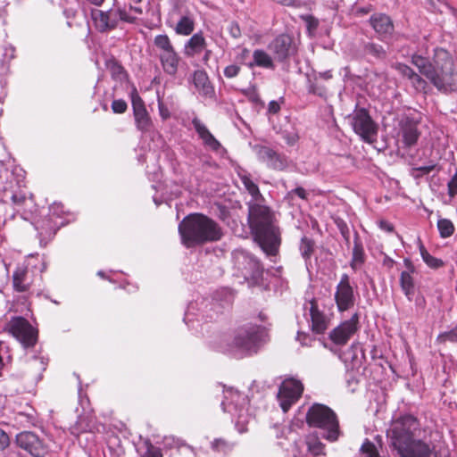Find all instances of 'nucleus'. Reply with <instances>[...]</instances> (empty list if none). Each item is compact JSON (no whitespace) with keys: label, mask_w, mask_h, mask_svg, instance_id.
<instances>
[{"label":"nucleus","mask_w":457,"mask_h":457,"mask_svg":"<svg viewBox=\"0 0 457 457\" xmlns=\"http://www.w3.org/2000/svg\"><path fill=\"white\" fill-rule=\"evenodd\" d=\"M267 334L258 325H245L237 329L228 351L237 358L257 353L266 342Z\"/></svg>","instance_id":"nucleus-4"},{"label":"nucleus","mask_w":457,"mask_h":457,"mask_svg":"<svg viewBox=\"0 0 457 457\" xmlns=\"http://www.w3.org/2000/svg\"><path fill=\"white\" fill-rule=\"evenodd\" d=\"M306 306L310 315L311 329L316 334H323L329 326L330 318L319 309L315 300L309 302Z\"/></svg>","instance_id":"nucleus-17"},{"label":"nucleus","mask_w":457,"mask_h":457,"mask_svg":"<svg viewBox=\"0 0 457 457\" xmlns=\"http://www.w3.org/2000/svg\"><path fill=\"white\" fill-rule=\"evenodd\" d=\"M112 110L115 113H123L127 110V104L122 99H117L112 103Z\"/></svg>","instance_id":"nucleus-45"},{"label":"nucleus","mask_w":457,"mask_h":457,"mask_svg":"<svg viewBox=\"0 0 457 457\" xmlns=\"http://www.w3.org/2000/svg\"><path fill=\"white\" fill-rule=\"evenodd\" d=\"M31 279L29 278V270L25 267H17L12 275L13 287L18 292H26L29 289Z\"/></svg>","instance_id":"nucleus-27"},{"label":"nucleus","mask_w":457,"mask_h":457,"mask_svg":"<svg viewBox=\"0 0 457 457\" xmlns=\"http://www.w3.org/2000/svg\"><path fill=\"white\" fill-rule=\"evenodd\" d=\"M361 451L366 455V457H378V453L375 445L369 440H366L362 444Z\"/></svg>","instance_id":"nucleus-42"},{"label":"nucleus","mask_w":457,"mask_h":457,"mask_svg":"<svg viewBox=\"0 0 457 457\" xmlns=\"http://www.w3.org/2000/svg\"><path fill=\"white\" fill-rule=\"evenodd\" d=\"M194 29L195 20L193 14L189 11H185L174 28V30L178 35L189 36Z\"/></svg>","instance_id":"nucleus-29"},{"label":"nucleus","mask_w":457,"mask_h":457,"mask_svg":"<svg viewBox=\"0 0 457 457\" xmlns=\"http://www.w3.org/2000/svg\"><path fill=\"white\" fill-rule=\"evenodd\" d=\"M108 67L111 70L112 73L115 76H120L123 73V68L115 62H110L108 64Z\"/></svg>","instance_id":"nucleus-54"},{"label":"nucleus","mask_w":457,"mask_h":457,"mask_svg":"<svg viewBox=\"0 0 457 457\" xmlns=\"http://www.w3.org/2000/svg\"><path fill=\"white\" fill-rule=\"evenodd\" d=\"M92 15L95 25L100 31H105L114 28L115 24L110 21V18L107 12L96 11Z\"/></svg>","instance_id":"nucleus-32"},{"label":"nucleus","mask_w":457,"mask_h":457,"mask_svg":"<svg viewBox=\"0 0 457 457\" xmlns=\"http://www.w3.org/2000/svg\"><path fill=\"white\" fill-rule=\"evenodd\" d=\"M10 445V439L8 435L2 429H0V450L6 449Z\"/></svg>","instance_id":"nucleus-53"},{"label":"nucleus","mask_w":457,"mask_h":457,"mask_svg":"<svg viewBox=\"0 0 457 457\" xmlns=\"http://www.w3.org/2000/svg\"><path fill=\"white\" fill-rule=\"evenodd\" d=\"M179 232L182 244L188 248L220 240L222 236L221 229L215 221L199 213L186 217L179 225Z\"/></svg>","instance_id":"nucleus-2"},{"label":"nucleus","mask_w":457,"mask_h":457,"mask_svg":"<svg viewBox=\"0 0 457 457\" xmlns=\"http://www.w3.org/2000/svg\"><path fill=\"white\" fill-rule=\"evenodd\" d=\"M303 390V386L299 380L289 378L283 381L278 393V399L285 412L299 399Z\"/></svg>","instance_id":"nucleus-10"},{"label":"nucleus","mask_w":457,"mask_h":457,"mask_svg":"<svg viewBox=\"0 0 457 457\" xmlns=\"http://www.w3.org/2000/svg\"><path fill=\"white\" fill-rule=\"evenodd\" d=\"M192 123L205 146L213 151H218L220 148V143L212 136L206 126L199 119L194 118Z\"/></svg>","instance_id":"nucleus-22"},{"label":"nucleus","mask_w":457,"mask_h":457,"mask_svg":"<svg viewBox=\"0 0 457 457\" xmlns=\"http://www.w3.org/2000/svg\"><path fill=\"white\" fill-rule=\"evenodd\" d=\"M420 255L424 261V262L432 269H438L444 265V262L442 260L437 259L434 256H432L425 248V246L422 245L421 242H420Z\"/></svg>","instance_id":"nucleus-34"},{"label":"nucleus","mask_w":457,"mask_h":457,"mask_svg":"<svg viewBox=\"0 0 457 457\" xmlns=\"http://www.w3.org/2000/svg\"><path fill=\"white\" fill-rule=\"evenodd\" d=\"M309 92L321 96L322 93L313 84L310 86Z\"/></svg>","instance_id":"nucleus-64"},{"label":"nucleus","mask_w":457,"mask_h":457,"mask_svg":"<svg viewBox=\"0 0 457 457\" xmlns=\"http://www.w3.org/2000/svg\"><path fill=\"white\" fill-rule=\"evenodd\" d=\"M12 200L15 205H21L27 201V199L24 195H13L12 197Z\"/></svg>","instance_id":"nucleus-58"},{"label":"nucleus","mask_w":457,"mask_h":457,"mask_svg":"<svg viewBox=\"0 0 457 457\" xmlns=\"http://www.w3.org/2000/svg\"><path fill=\"white\" fill-rule=\"evenodd\" d=\"M306 421L310 427L322 431V436L335 442L340 436L339 423L336 413L328 406L315 403L307 411Z\"/></svg>","instance_id":"nucleus-5"},{"label":"nucleus","mask_w":457,"mask_h":457,"mask_svg":"<svg viewBox=\"0 0 457 457\" xmlns=\"http://www.w3.org/2000/svg\"><path fill=\"white\" fill-rule=\"evenodd\" d=\"M290 194H295L302 199H306L307 197V193L305 189L303 187H296L294 190H292Z\"/></svg>","instance_id":"nucleus-57"},{"label":"nucleus","mask_w":457,"mask_h":457,"mask_svg":"<svg viewBox=\"0 0 457 457\" xmlns=\"http://www.w3.org/2000/svg\"><path fill=\"white\" fill-rule=\"evenodd\" d=\"M269 48L276 59L283 61L292 52V39L287 35H280L270 44Z\"/></svg>","instance_id":"nucleus-20"},{"label":"nucleus","mask_w":457,"mask_h":457,"mask_svg":"<svg viewBox=\"0 0 457 457\" xmlns=\"http://www.w3.org/2000/svg\"><path fill=\"white\" fill-rule=\"evenodd\" d=\"M206 46V41L201 32L194 34L185 45L184 53L187 56H194L201 53Z\"/></svg>","instance_id":"nucleus-28"},{"label":"nucleus","mask_w":457,"mask_h":457,"mask_svg":"<svg viewBox=\"0 0 457 457\" xmlns=\"http://www.w3.org/2000/svg\"><path fill=\"white\" fill-rule=\"evenodd\" d=\"M4 330L11 334L25 347L33 346L37 342V331L23 317H12L4 325Z\"/></svg>","instance_id":"nucleus-8"},{"label":"nucleus","mask_w":457,"mask_h":457,"mask_svg":"<svg viewBox=\"0 0 457 457\" xmlns=\"http://www.w3.org/2000/svg\"><path fill=\"white\" fill-rule=\"evenodd\" d=\"M78 424H79V432H84V431H87V430H89V429H90V428H89V426H88V425H85V426H83V425H82V419H81V418H80V419H79V420L78 421Z\"/></svg>","instance_id":"nucleus-62"},{"label":"nucleus","mask_w":457,"mask_h":457,"mask_svg":"<svg viewBox=\"0 0 457 457\" xmlns=\"http://www.w3.org/2000/svg\"><path fill=\"white\" fill-rule=\"evenodd\" d=\"M395 69L401 75L407 78L411 81L412 87L417 91L421 92L426 90L428 87L427 81L423 79L419 74H417L411 68L403 63H397L395 65Z\"/></svg>","instance_id":"nucleus-25"},{"label":"nucleus","mask_w":457,"mask_h":457,"mask_svg":"<svg viewBox=\"0 0 457 457\" xmlns=\"http://www.w3.org/2000/svg\"><path fill=\"white\" fill-rule=\"evenodd\" d=\"M250 68L258 66L265 69H273L274 64L272 58L265 51L262 49L254 50L253 53V62L247 63Z\"/></svg>","instance_id":"nucleus-30"},{"label":"nucleus","mask_w":457,"mask_h":457,"mask_svg":"<svg viewBox=\"0 0 457 457\" xmlns=\"http://www.w3.org/2000/svg\"><path fill=\"white\" fill-rule=\"evenodd\" d=\"M37 229L39 230L40 237H52L55 234V229L51 227L49 228H46L44 223L37 226Z\"/></svg>","instance_id":"nucleus-51"},{"label":"nucleus","mask_w":457,"mask_h":457,"mask_svg":"<svg viewBox=\"0 0 457 457\" xmlns=\"http://www.w3.org/2000/svg\"><path fill=\"white\" fill-rule=\"evenodd\" d=\"M335 301L339 312L351 309L355 303V295L347 274H343L335 292Z\"/></svg>","instance_id":"nucleus-12"},{"label":"nucleus","mask_w":457,"mask_h":457,"mask_svg":"<svg viewBox=\"0 0 457 457\" xmlns=\"http://www.w3.org/2000/svg\"><path fill=\"white\" fill-rule=\"evenodd\" d=\"M325 454V445L315 434H310L305 437L301 445H297L295 457H316Z\"/></svg>","instance_id":"nucleus-16"},{"label":"nucleus","mask_w":457,"mask_h":457,"mask_svg":"<svg viewBox=\"0 0 457 457\" xmlns=\"http://www.w3.org/2000/svg\"><path fill=\"white\" fill-rule=\"evenodd\" d=\"M140 457H162V453L159 448L149 445Z\"/></svg>","instance_id":"nucleus-48"},{"label":"nucleus","mask_w":457,"mask_h":457,"mask_svg":"<svg viewBox=\"0 0 457 457\" xmlns=\"http://www.w3.org/2000/svg\"><path fill=\"white\" fill-rule=\"evenodd\" d=\"M280 109V106L279 104L276 102V101H271L270 104H269V112H271V113H277Z\"/></svg>","instance_id":"nucleus-59"},{"label":"nucleus","mask_w":457,"mask_h":457,"mask_svg":"<svg viewBox=\"0 0 457 457\" xmlns=\"http://www.w3.org/2000/svg\"><path fill=\"white\" fill-rule=\"evenodd\" d=\"M313 242L307 238L303 237L300 244V252L303 258L308 259L313 252Z\"/></svg>","instance_id":"nucleus-40"},{"label":"nucleus","mask_w":457,"mask_h":457,"mask_svg":"<svg viewBox=\"0 0 457 457\" xmlns=\"http://www.w3.org/2000/svg\"><path fill=\"white\" fill-rule=\"evenodd\" d=\"M236 265L242 276L246 280H256L262 275L260 263L253 256L244 251H237L234 253Z\"/></svg>","instance_id":"nucleus-13"},{"label":"nucleus","mask_w":457,"mask_h":457,"mask_svg":"<svg viewBox=\"0 0 457 457\" xmlns=\"http://www.w3.org/2000/svg\"><path fill=\"white\" fill-rule=\"evenodd\" d=\"M224 399L221 406L224 411L229 413L237 420V424L247 422V405L249 400L247 396L233 387L224 389Z\"/></svg>","instance_id":"nucleus-7"},{"label":"nucleus","mask_w":457,"mask_h":457,"mask_svg":"<svg viewBox=\"0 0 457 457\" xmlns=\"http://www.w3.org/2000/svg\"><path fill=\"white\" fill-rule=\"evenodd\" d=\"M308 24L309 29H315L318 27V21L311 15L303 18Z\"/></svg>","instance_id":"nucleus-56"},{"label":"nucleus","mask_w":457,"mask_h":457,"mask_svg":"<svg viewBox=\"0 0 457 457\" xmlns=\"http://www.w3.org/2000/svg\"><path fill=\"white\" fill-rule=\"evenodd\" d=\"M437 341L439 343H445L448 341L452 343H457V327L451 331L440 334L437 337Z\"/></svg>","instance_id":"nucleus-43"},{"label":"nucleus","mask_w":457,"mask_h":457,"mask_svg":"<svg viewBox=\"0 0 457 457\" xmlns=\"http://www.w3.org/2000/svg\"><path fill=\"white\" fill-rule=\"evenodd\" d=\"M359 316L353 314L350 320L341 322L337 327L333 328L328 337L331 342L337 345H345L350 338L358 331Z\"/></svg>","instance_id":"nucleus-11"},{"label":"nucleus","mask_w":457,"mask_h":457,"mask_svg":"<svg viewBox=\"0 0 457 457\" xmlns=\"http://www.w3.org/2000/svg\"><path fill=\"white\" fill-rule=\"evenodd\" d=\"M379 227L387 232H392L394 229L393 225L385 220L379 222Z\"/></svg>","instance_id":"nucleus-61"},{"label":"nucleus","mask_w":457,"mask_h":457,"mask_svg":"<svg viewBox=\"0 0 457 457\" xmlns=\"http://www.w3.org/2000/svg\"><path fill=\"white\" fill-rule=\"evenodd\" d=\"M332 78V73L330 71H324V72H319L316 76H315V79H330Z\"/></svg>","instance_id":"nucleus-60"},{"label":"nucleus","mask_w":457,"mask_h":457,"mask_svg":"<svg viewBox=\"0 0 457 457\" xmlns=\"http://www.w3.org/2000/svg\"><path fill=\"white\" fill-rule=\"evenodd\" d=\"M154 45L156 47L158 54H164L175 49L170 37L166 34L155 36Z\"/></svg>","instance_id":"nucleus-33"},{"label":"nucleus","mask_w":457,"mask_h":457,"mask_svg":"<svg viewBox=\"0 0 457 457\" xmlns=\"http://www.w3.org/2000/svg\"><path fill=\"white\" fill-rule=\"evenodd\" d=\"M193 82L200 95L206 97L213 95V87L204 71H195L193 75Z\"/></svg>","instance_id":"nucleus-26"},{"label":"nucleus","mask_w":457,"mask_h":457,"mask_svg":"<svg viewBox=\"0 0 457 457\" xmlns=\"http://www.w3.org/2000/svg\"><path fill=\"white\" fill-rule=\"evenodd\" d=\"M411 62L437 90L443 93L457 91V65L446 50L436 49L432 62L413 54Z\"/></svg>","instance_id":"nucleus-1"},{"label":"nucleus","mask_w":457,"mask_h":457,"mask_svg":"<svg viewBox=\"0 0 457 457\" xmlns=\"http://www.w3.org/2000/svg\"><path fill=\"white\" fill-rule=\"evenodd\" d=\"M16 443L34 457H44L48 453L47 446L32 432L20 433L16 436Z\"/></svg>","instance_id":"nucleus-14"},{"label":"nucleus","mask_w":457,"mask_h":457,"mask_svg":"<svg viewBox=\"0 0 457 457\" xmlns=\"http://www.w3.org/2000/svg\"><path fill=\"white\" fill-rule=\"evenodd\" d=\"M435 169V165L434 164H431V165H427V166H420V167H417V168H413L411 170V175L418 179L423 175H426V174H428L429 172H431L433 170Z\"/></svg>","instance_id":"nucleus-44"},{"label":"nucleus","mask_w":457,"mask_h":457,"mask_svg":"<svg viewBox=\"0 0 457 457\" xmlns=\"http://www.w3.org/2000/svg\"><path fill=\"white\" fill-rule=\"evenodd\" d=\"M158 109H159V113L162 120H167L168 118H170V111H169L168 107L163 104V102L160 98V96H158Z\"/></svg>","instance_id":"nucleus-49"},{"label":"nucleus","mask_w":457,"mask_h":457,"mask_svg":"<svg viewBox=\"0 0 457 457\" xmlns=\"http://www.w3.org/2000/svg\"><path fill=\"white\" fill-rule=\"evenodd\" d=\"M117 12L121 21L129 22V23H133L143 13V10L141 7L137 6V5H132L130 4L129 7L128 9L127 8H118Z\"/></svg>","instance_id":"nucleus-31"},{"label":"nucleus","mask_w":457,"mask_h":457,"mask_svg":"<svg viewBox=\"0 0 457 457\" xmlns=\"http://www.w3.org/2000/svg\"><path fill=\"white\" fill-rule=\"evenodd\" d=\"M137 128L143 131H149L152 128V120L147 111L134 114Z\"/></svg>","instance_id":"nucleus-35"},{"label":"nucleus","mask_w":457,"mask_h":457,"mask_svg":"<svg viewBox=\"0 0 457 457\" xmlns=\"http://www.w3.org/2000/svg\"><path fill=\"white\" fill-rule=\"evenodd\" d=\"M364 51L367 54H370L376 58L386 57V51L384 48L375 43H368L364 47Z\"/></svg>","instance_id":"nucleus-39"},{"label":"nucleus","mask_w":457,"mask_h":457,"mask_svg":"<svg viewBox=\"0 0 457 457\" xmlns=\"http://www.w3.org/2000/svg\"><path fill=\"white\" fill-rule=\"evenodd\" d=\"M173 11L177 13H181L183 15L185 9V1L184 0H171Z\"/></svg>","instance_id":"nucleus-52"},{"label":"nucleus","mask_w":457,"mask_h":457,"mask_svg":"<svg viewBox=\"0 0 457 457\" xmlns=\"http://www.w3.org/2000/svg\"><path fill=\"white\" fill-rule=\"evenodd\" d=\"M254 152L258 159L271 169L282 170L288 166V161L285 155L268 146L256 145L254 146Z\"/></svg>","instance_id":"nucleus-15"},{"label":"nucleus","mask_w":457,"mask_h":457,"mask_svg":"<svg viewBox=\"0 0 457 457\" xmlns=\"http://www.w3.org/2000/svg\"><path fill=\"white\" fill-rule=\"evenodd\" d=\"M440 236L444 238L449 237L454 232V226L450 220L441 219L437 222Z\"/></svg>","instance_id":"nucleus-37"},{"label":"nucleus","mask_w":457,"mask_h":457,"mask_svg":"<svg viewBox=\"0 0 457 457\" xmlns=\"http://www.w3.org/2000/svg\"><path fill=\"white\" fill-rule=\"evenodd\" d=\"M240 67L237 64H230L224 69V75L228 79L235 78L238 75Z\"/></svg>","instance_id":"nucleus-46"},{"label":"nucleus","mask_w":457,"mask_h":457,"mask_svg":"<svg viewBox=\"0 0 457 457\" xmlns=\"http://www.w3.org/2000/svg\"><path fill=\"white\" fill-rule=\"evenodd\" d=\"M419 136L420 133L415 123L409 120H401L397 137H402L405 146H411L416 144Z\"/></svg>","instance_id":"nucleus-21"},{"label":"nucleus","mask_w":457,"mask_h":457,"mask_svg":"<svg viewBox=\"0 0 457 457\" xmlns=\"http://www.w3.org/2000/svg\"><path fill=\"white\" fill-rule=\"evenodd\" d=\"M370 21L372 28L380 37L389 36L394 31L393 22L386 14H374L370 17Z\"/></svg>","instance_id":"nucleus-23"},{"label":"nucleus","mask_w":457,"mask_h":457,"mask_svg":"<svg viewBox=\"0 0 457 457\" xmlns=\"http://www.w3.org/2000/svg\"><path fill=\"white\" fill-rule=\"evenodd\" d=\"M349 120L353 131L367 143L375 141L378 129L371 117L365 109L355 110Z\"/></svg>","instance_id":"nucleus-9"},{"label":"nucleus","mask_w":457,"mask_h":457,"mask_svg":"<svg viewBox=\"0 0 457 457\" xmlns=\"http://www.w3.org/2000/svg\"><path fill=\"white\" fill-rule=\"evenodd\" d=\"M241 181L244 184L246 190L248 191V193L253 198L257 199L258 197H261L258 186L248 176H242Z\"/></svg>","instance_id":"nucleus-38"},{"label":"nucleus","mask_w":457,"mask_h":457,"mask_svg":"<svg viewBox=\"0 0 457 457\" xmlns=\"http://www.w3.org/2000/svg\"><path fill=\"white\" fill-rule=\"evenodd\" d=\"M249 220L262 249L268 254H275L279 245V236L270 209L260 204L250 206Z\"/></svg>","instance_id":"nucleus-3"},{"label":"nucleus","mask_w":457,"mask_h":457,"mask_svg":"<svg viewBox=\"0 0 457 457\" xmlns=\"http://www.w3.org/2000/svg\"><path fill=\"white\" fill-rule=\"evenodd\" d=\"M448 194L451 197L457 195V173L448 182Z\"/></svg>","instance_id":"nucleus-50"},{"label":"nucleus","mask_w":457,"mask_h":457,"mask_svg":"<svg viewBox=\"0 0 457 457\" xmlns=\"http://www.w3.org/2000/svg\"><path fill=\"white\" fill-rule=\"evenodd\" d=\"M383 263H384V265L387 266L388 268H392L394 265V261L391 258L386 256L384 258Z\"/></svg>","instance_id":"nucleus-63"},{"label":"nucleus","mask_w":457,"mask_h":457,"mask_svg":"<svg viewBox=\"0 0 457 457\" xmlns=\"http://www.w3.org/2000/svg\"><path fill=\"white\" fill-rule=\"evenodd\" d=\"M361 255H362V249L361 246H359L358 245H355L354 248H353V262H362V258H361Z\"/></svg>","instance_id":"nucleus-55"},{"label":"nucleus","mask_w":457,"mask_h":457,"mask_svg":"<svg viewBox=\"0 0 457 457\" xmlns=\"http://www.w3.org/2000/svg\"><path fill=\"white\" fill-rule=\"evenodd\" d=\"M211 447L214 452L228 453L233 449L234 445L223 438H216L211 443Z\"/></svg>","instance_id":"nucleus-36"},{"label":"nucleus","mask_w":457,"mask_h":457,"mask_svg":"<svg viewBox=\"0 0 457 457\" xmlns=\"http://www.w3.org/2000/svg\"><path fill=\"white\" fill-rule=\"evenodd\" d=\"M228 31L230 36L234 38H239L241 37V29L237 22L231 21L228 26Z\"/></svg>","instance_id":"nucleus-47"},{"label":"nucleus","mask_w":457,"mask_h":457,"mask_svg":"<svg viewBox=\"0 0 457 457\" xmlns=\"http://www.w3.org/2000/svg\"><path fill=\"white\" fill-rule=\"evenodd\" d=\"M131 102L134 114L146 111L144 101L137 92L132 94Z\"/></svg>","instance_id":"nucleus-41"},{"label":"nucleus","mask_w":457,"mask_h":457,"mask_svg":"<svg viewBox=\"0 0 457 457\" xmlns=\"http://www.w3.org/2000/svg\"><path fill=\"white\" fill-rule=\"evenodd\" d=\"M403 265L405 270L401 272L400 285L406 297L409 300H411L415 293V282L413 275L416 273V269L411 261L408 258L403 260Z\"/></svg>","instance_id":"nucleus-19"},{"label":"nucleus","mask_w":457,"mask_h":457,"mask_svg":"<svg viewBox=\"0 0 457 457\" xmlns=\"http://www.w3.org/2000/svg\"><path fill=\"white\" fill-rule=\"evenodd\" d=\"M158 56L163 71L168 75L174 76L179 70L180 62V57L176 50L173 49L164 54H158Z\"/></svg>","instance_id":"nucleus-24"},{"label":"nucleus","mask_w":457,"mask_h":457,"mask_svg":"<svg viewBox=\"0 0 457 457\" xmlns=\"http://www.w3.org/2000/svg\"><path fill=\"white\" fill-rule=\"evenodd\" d=\"M397 453L401 457H439L433 447L420 439L401 447Z\"/></svg>","instance_id":"nucleus-18"},{"label":"nucleus","mask_w":457,"mask_h":457,"mask_svg":"<svg viewBox=\"0 0 457 457\" xmlns=\"http://www.w3.org/2000/svg\"><path fill=\"white\" fill-rule=\"evenodd\" d=\"M419 430V422L412 415H403L393 421L388 431L391 445L396 451L416 440L415 433Z\"/></svg>","instance_id":"nucleus-6"}]
</instances>
